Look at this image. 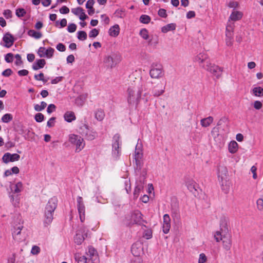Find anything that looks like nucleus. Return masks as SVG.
Instances as JSON below:
<instances>
[{"label": "nucleus", "mask_w": 263, "mask_h": 263, "mask_svg": "<svg viewBox=\"0 0 263 263\" xmlns=\"http://www.w3.org/2000/svg\"><path fill=\"white\" fill-rule=\"evenodd\" d=\"M195 61L199 64L200 67L213 74L217 78H219L221 76L222 69L218 66L211 63L206 54L199 53L196 57Z\"/></svg>", "instance_id": "nucleus-1"}, {"label": "nucleus", "mask_w": 263, "mask_h": 263, "mask_svg": "<svg viewBox=\"0 0 263 263\" xmlns=\"http://www.w3.org/2000/svg\"><path fill=\"white\" fill-rule=\"evenodd\" d=\"M58 205V199L53 197L50 198L46 205L44 211V224L45 227L49 225L53 219V214Z\"/></svg>", "instance_id": "nucleus-2"}, {"label": "nucleus", "mask_w": 263, "mask_h": 263, "mask_svg": "<svg viewBox=\"0 0 263 263\" xmlns=\"http://www.w3.org/2000/svg\"><path fill=\"white\" fill-rule=\"evenodd\" d=\"M143 215L139 210L133 212L130 215L126 216L125 218L128 221L127 224L128 226L135 224L146 227L143 223H147L146 221L143 219Z\"/></svg>", "instance_id": "nucleus-3"}, {"label": "nucleus", "mask_w": 263, "mask_h": 263, "mask_svg": "<svg viewBox=\"0 0 263 263\" xmlns=\"http://www.w3.org/2000/svg\"><path fill=\"white\" fill-rule=\"evenodd\" d=\"M121 61V56L120 53L111 52L109 55H106L104 58V63L108 68L112 69Z\"/></svg>", "instance_id": "nucleus-4"}, {"label": "nucleus", "mask_w": 263, "mask_h": 263, "mask_svg": "<svg viewBox=\"0 0 263 263\" xmlns=\"http://www.w3.org/2000/svg\"><path fill=\"white\" fill-rule=\"evenodd\" d=\"M79 133L85 138L89 141L94 140L97 136V133L88 125L83 124L79 128Z\"/></svg>", "instance_id": "nucleus-5"}, {"label": "nucleus", "mask_w": 263, "mask_h": 263, "mask_svg": "<svg viewBox=\"0 0 263 263\" xmlns=\"http://www.w3.org/2000/svg\"><path fill=\"white\" fill-rule=\"evenodd\" d=\"M128 93V102L132 104L136 103L137 105L140 100L142 89L140 88H129L127 90Z\"/></svg>", "instance_id": "nucleus-6"}, {"label": "nucleus", "mask_w": 263, "mask_h": 263, "mask_svg": "<svg viewBox=\"0 0 263 263\" xmlns=\"http://www.w3.org/2000/svg\"><path fill=\"white\" fill-rule=\"evenodd\" d=\"M69 140L71 144L76 145V152H80L85 146V144L84 139L80 136L74 134L70 135Z\"/></svg>", "instance_id": "nucleus-7"}, {"label": "nucleus", "mask_w": 263, "mask_h": 263, "mask_svg": "<svg viewBox=\"0 0 263 263\" xmlns=\"http://www.w3.org/2000/svg\"><path fill=\"white\" fill-rule=\"evenodd\" d=\"M138 145H136L135 154V164L134 165L135 173L136 175H138V173L141 171L143 165V161L141 160L142 154L140 149H137Z\"/></svg>", "instance_id": "nucleus-8"}, {"label": "nucleus", "mask_w": 263, "mask_h": 263, "mask_svg": "<svg viewBox=\"0 0 263 263\" xmlns=\"http://www.w3.org/2000/svg\"><path fill=\"white\" fill-rule=\"evenodd\" d=\"M149 75L152 78L159 79L164 76L162 66L159 64L153 63L149 71Z\"/></svg>", "instance_id": "nucleus-9"}, {"label": "nucleus", "mask_w": 263, "mask_h": 263, "mask_svg": "<svg viewBox=\"0 0 263 263\" xmlns=\"http://www.w3.org/2000/svg\"><path fill=\"white\" fill-rule=\"evenodd\" d=\"M120 140V136L119 134H115L112 138V154L114 157L116 159L120 155V146L121 145Z\"/></svg>", "instance_id": "nucleus-10"}, {"label": "nucleus", "mask_w": 263, "mask_h": 263, "mask_svg": "<svg viewBox=\"0 0 263 263\" xmlns=\"http://www.w3.org/2000/svg\"><path fill=\"white\" fill-rule=\"evenodd\" d=\"M228 222L229 219L228 218L225 217H221L220 221V231H217L215 235L219 236L230 234L229 233L230 230L228 224Z\"/></svg>", "instance_id": "nucleus-11"}, {"label": "nucleus", "mask_w": 263, "mask_h": 263, "mask_svg": "<svg viewBox=\"0 0 263 263\" xmlns=\"http://www.w3.org/2000/svg\"><path fill=\"white\" fill-rule=\"evenodd\" d=\"M215 239L217 242L222 241L223 247L226 251H229L232 246V239L230 234L217 236L214 235Z\"/></svg>", "instance_id": "nucleus-12"}, {"label": "nucleus", "mask_w": 263, "mask_h": 263, "mask_svg": "<svg viewBox=\"0 0 263 263\" xmlns=\"http://www.w3.org/2000/svg\"><path fill=\"white\" fill-rule=\"evenodd\" d=\"M20 158V156L17 154H11L10 153H6L3 155L2 161L4 163L7 164L10 162L18 161Z\"/></svg>", "instance_id": "nucleus-13"}, {"label": "nucleus", "mask_w": 263, "mask_h": 263, "mask_svg": "<svg viewBox=\"0 0 263 263\" xmlns=\"http://www.w3.org/2000/svg\"><path fill=\"white\" fill-rule=\"evenodd\" d=\"M77 207L79 214L80 219L81 222H83L85 219V206L83 203V198L79 196L77 198Z\"/></svg>", "instance_id": "nucleus-14"}, {"label": "nucleus", "mask_w": 263, "mask_h": 263, "mask_svg": "<svg viewBox=\"0 0 263 263\" xmlns=\"http://www.w3.org/2000/svg\"><path fill=\"white\" fill-rule=\"evenodd\" d=\"M217 174L219 180H221L222 185H223V181L227 179L228 170L226 166L223 165H219L218 166Z\"/></svg>", "instance_id": "nucleus-15"}, {"label": "nucleus", "mask_w": 263, "mask_h": 263, "mask_svg": "<svg viewBox=\"0 0 263 263\" xmlns=\"http://www.w3.org/2000/svg\"><path fill=\"white\" fill-rule=\"evenodd\" d=\"M3 41L5 43L3 45L7 48H10L13 45L15 41V39L11 34L9 32H7L4 35Z\"/></svg>", "instance_id": "nucleus-16"}, {"label": "nucleus", "mask_w": 263, "mask_h": 263, "mask_svg": "<svg viewBox=\"0 0 263 263\" xmlns=\"http://www.w3.org/2000/svg\"><path fill=\"white\" fill-rule=\"evenodd\" d=\"M144 184L143 183V180H136V186L134 192V198H137L139 195L140 191L143 189Z\"/></svg>", "instance_id": "nucleus-17"}, {"label": "nucleus", "mask_w": 263, "mask_h": 263, "mask_svg": "<svg viewBox=\"0 0 263 263\" xmlns=\"http://www.w3.org/2000/svg\"><path fill=\"white\" fill-rule=\"evenodd\" d=\"M84 231L82 232L80 230L77 233L74 237V242L78 245H80L82 243V242L85 239V236L86 237H87V233L84 234Z\"/></svg>", "instance_id": "nucleus-18"}, {"label": "nucleus", "mask_w": 263, "mask_h": 263, "mask_svg": "<svg viewBox=\"0 0 263 263\" xmlns=\"http://www.w3.org/2000/svg\"><path fill=\"white\" fill-rule=\"evenodd\" d=\"M23 228V226H18L17 228H14V230L12 232V236L14 240L17 241H21L23 240L20 236Z\"/></svg>", "instance_id": "nucleus-19"}, {"label": "nucleus", "mask_w": 263, "mask_h": 263, "mask_svg": "<svg viewBox=\"0 0 263 263\" xmlns=\"http://www.w3.org/2000/svg\"><path fill=\"white\" fill-rule=\"evenodd\" d=\"M46 65V61L44 59H38L33 64L32 67L34 70L42 68Z\"/></svg>", "instance_id": "nucleus-20"}, {"label": "nucleus", "mask_w": 263, "mask_h": 263, "mask_svg": "<svg viewBox=\"0 0 263 263\" xmlns=\"http://www.w3.org/2000/svg\"><path fill=\"white\" fill-rule=\"evenodd\" d=\"M64 118L67 122H71L76 119L74 113L71 111H66L64 115Z\"/></svg>", "instance_id": "nucleus-21"}, {"label": "nucleus", "mask_w": 263, "mask_h": 263, "mask_svg": "<svg viewBox=\"0 0 263 263\" xmlns=\"http://www.w3.org/2000/svg\"><path fill=\"white\" fill-rule=\"evenodd\" d=\"M120 28L118 25L116 24L112 26L109 30V34L110 36L116 37L119 33Z\"/></svg>", "instance_id": "nucleus-22"}, {"label": "nucleus", "mask_w": 263, "mask_h": 263, "mask_svg": "<svg viewBox=\"0 0 263 263\" xmlns=\"http://www.w3.org/2000/svg\"><path fill=\"white\" fill-rule=\"evenodd\" d=\"M176 27V25L175 23L168 24L164 26L161 28V31L163 33H166L170 31L175 30Z\"/></svg>", "instance_id": "nucleus-23"}, {"label": "nucleus", "mask_w": 263, "mask_h": 263, "mask_svg": "<svg viewBox=\"0 0 263 263\" xmlns=\"http://www.w3.org/2000/svg\"><path fill=\"white\" fill-rule=\"evenodd\" d=\"M213 121V118L209 116L207 118L202 119L200 121L201 125L202 127H208Z\"/></svg>", "instance_id": "nucleus-24"}, {"label": "nucleus", "mask_w": 263, "mask_h": 263, "mask_svg": "<svg viewBox=\"0 0 263 263\" xmlns=\"http://www.w3.org/2000/svg\"><path fill=\"white\" fill-rule=\"evenodd\" d=\"M228 147L229 152L231 154H234L237 151L238 144L235 141H231Z\"/></svg>", "instance_id": "nucleus-25"}, {"label": "nucleus", "mask_w": 263, "mask_h": 263, "mask_svg": "<svg viewBox=\"0 0 263 263\" xmlns=\"http://www.w3.org/2000/svg\"><path fill=\"white\" fill-rule=\"evenodd\" d=\"M95 250H91L90 249H89V252L90 253V255L91 256V258L89 259L88 261V263H99V257L97 255H96L94 254L95 253Z\"/></svg>", "instance_id": "nucleus-26"}, {"label": "nucleus", "mask_w": 263, "mask_h": 263, "mask_svg": "<svg viewBox=\"0 0 263 263\" xmlns=\"http://www.w3.org/2000/svg\"><path fill=\"white\" fill-rule=\"evenodd\" d=\"M186 185L187 186L188 190L193 193H194V191H197L196 187L197 185L194 181H189L188 182H186Z\"/></svg>", "instance_id": "nucleus-27"}, {"label": "nucleus", "mask_w": 263, "mask_h": 263, "mask_svg": "<svg viewBox=\"0 0 263 263\" xmlns=\"http://www.w3.org/2000/svg\"><path fill=\"white\" fill-rule=\"evenodd\" d=\"M27 34L29 36L35 39H39L42 36V33L41 32L36 31L33 29L29 30Z\"/></svg>", "instance_id": "nucleus-28"}, {"label": "nucleus", "mask_w": 263, "mask_h": 263, "mask_svg": "<svg viewBox=\"0 0 263 263\" xmlns=\"http://www.w3.org/2000/svg\"><path fill=\"white\" fill-rule=\"evenodd\" d=\"M171 211L172 216L177 217L179 215V206L176 202H172L171 204Z\"/></svg>", "instance_id": "nucleus-29"}, {"label": "nucleus", "mask_w": 263, "mask_h": 263, "mask_svg": "<svg viewBox=\"0 0 263 263\" xmlns=\"http://www.w3.org/2000/svg\"><path fill=\"white\" fill-rule=\"evenodd\" d=\"M242 16V14L240 11H233L230 16V18L234 21H238L240 20Z\"/></svg>", "instance_id": "nucleus-30"}, {"label": "nucleus", "mask_w": 263, "mask_h": 263, "mask_svg": "<svg viewBox=\"0 0 263 263\" xmlns=\"http://www.w3.org/2000/svg\"><path fill=\"white\" fill-rule=\"evenodd\" d=\"M23 187V184L21 182H17L16 184H15L13 186H11V190L12 192L14 193H20Z\"/></svg>", "instance_id": "nucleus-31"}, {"label": "nucleus", "mask_w": 263, "mask_h": 263, "mask_svg": "<svg viewBox=\"0 0 263 263\" xmlns=\"http://www.w3.org/2000/svg\"><path fill=\"white\" fill-rule=\"evenodd\" d=\"M253 93L257 97L263 96V88L261 87H256L252 89Z\"/></svg>", "instance_id": "nucleus-32"}, {"label": "nucleus", "mask_w": 263, "mask_h": 263, "mask_svg": "<svg viewBox=\"0 0 263 263\" xmlns=\"http://www.w3.org/2000/svg\"><path fill=\"white\" fill-rule=\"evenodd\" d=\"M137 243H134L131 247V252L134 256H139L140 254V249L138 247Z\"/></svg>", "instance_id": "nucleus-33"}, {"label": "nucleus", "mask_w": 263, "mask_h": 263, "mask_svg": "<svg viewBox=\"0 0 263 263\" xmlns=\"http://www.w3.org/2000/svg\"><path fill=\"white\" fill-rule=\"evenodd\" d=\"M13 120V116L11 114H6L3 116L1 120L4 123H9Z\"/></svg>", "instance_id": "nucleus-34"}, {"label": "nucleus", "mask_w": 263, "mask_h": 263, "mask_svg": "<svg viewBox=\"0 0 263 263\" xmlns=\"http://www.w3.org/2000/svg\"><path fill=\"white\" fill-rule=\"evenodd\" d=\"M140 173V176L137 180H143V183H145V179L147 175V170L146 168L141 169V171L138 173Z\"/></svg>", "instance_id": "nucleus-35"}, {"label": "nucleus", "mask_w": 263, "mask_h": 263, "mask_svg": "<svg viewBox=\"0 0 263 263\" xmlns=\"http://www.w3.org/2000/svg\"><path fill=\"white\" fill-rule=\"evenodd\" d=\"M47 106V103L44 101L41 102V105L35 104L34 106V110L36 111H41L45 109Z\"/></svg>", "instance_id": "nucleus-36"}, {"label": "nucleus", "mask_w": 263, "mask_h": 263, "mask_svg": "<svg viewBox=\"0 0 263 263\" xmlns=\"http://www.w3.org/2000/svg\"><path fill=\"white\" fill-rule=\"evenodd\" d=\"M75 259L78 263H86L87 262V258L84 255H76Z\"/></svg>", "instance_id": "nucleus-37"}, {"label": "nucleus", "mask_w": 263, "mask_h": 263, "mask_svg": "<svg viewBox=\"0 0 263 263\" xmlns=\"http://www.w3.org/2000/svg\"><path fill=\"white\" fill-rule=\"evenodd\" d=\"M96 118L99 121H102L104 117V113L102 109H98L95 114Z\"/></svg>", "instance_id": "nucleus-38"}, {"label": "nucleus", "mask_w": 263, "mask_h": 263, "mask_svg": "<svg viewBox=\"0 0 263 263\" xmlns=\"http://www.w3.org/2000/svg\"><path fill=\"white\" fill-rule=\"evenodd\" d=\"M151 17L147 15L143 14L140 17V21L143 24H148L151 21Z\"/></svg>", "instance_id": "nucleus-39"}, {"label": "nucleus", "mask_w": 263, "mask_h": 263, "mask_svg": "<svg viewBox=\"0 0 263 263\" xmlns=\"http://www.w3.org/2000/svg\"><path fill=\"white\" fill-rule=\"evenodd\" d=\"M77 34H78L77 37L79 40L84 41V40H86L87 35V33L85 31H79L77 32Z\"/></svg>", "instance_id": "nucleus-40"}, {"label": "nucleus", "mask_w": 263, "mask_h": 263, "mask_svg": "<svg viewBox=\"0 0 263 263\" xmlns=\"http://www.w3.org/2000/svg\"><path fill=\"white\" fill-rule=\"evenodd\" d=\"M34 79L37 81H42L44 82V83H46L49 79V78L47 79H44V73L41 72L39 74H35Z\"/></svg>", "instance_id": "nucleus-41"}, {"label": "nucleus", "mask_w": 263, "mask_h": 263, "mask_svg": "<svg viewBox=\"0 0 263 263\" xmlns=\"http://www.w3.org/2000/svg\"><path fill=\"white\" fill-rule=\"evenodd\" d=\"M26 14V11L24 8H18L16 10V15L18 17L24 16Z\"/></svg>", "instance_id": "nucleus-42"}, {"label": "nucleus", "mask_w": 263, "mask_h": 263, "mask_svg": "<svg viewBox=\"0 0 263 263\" xmlns=\"http://www.w3.org/2000/svg\"><path fill=\"white\" fill-rule=\"evenodd\" d=\"M140 35L144 40H147L149 37L148 31L145 28H143L140 31Z\"/></svg>", "instance_id": "nucleus-43"}, {"label": "nucleus", "mask_w": 263, "mask_h": 263, "mask_svg": "<svg viewBox=\"0 0 263 263\" xmlns=\"http://www.w3.org/2000/svg\"><path fill=\"white\" fill-rule=\"evenodd\" d=\"M54 49L51 47L48 48L45 52V56L48 58H51L53 57Z\"/></svg>", "instance_id": "nucleus-44"}, {"label": "nucleus", "mask_w": 263, "mask_h": 263, "mask_svg": "<svg viewBox=\"0 0 263 263\" xmlns=\"http://www.w3.org/2000/svg\"><path fill=\"white\" fill-rule=\"evenodd\" d=\"M44 116L42 113H37L34 116V119L37 122H41L44 120Z\"/></svg>", "instance_id": "nucleus-45"}, {"label": "nucleus", "mask_w": 263, "mask_h": 263, "mask_svg": "<svg viewBox=\"0 0 263 263\" xmlns=\"http://www.w3.org/2000/svg\"><path fill=\"white\" fill-rule=\"evenodd\" d=\"M18 127L19 128V129L17 130V132L20 134H23L26 133L28 134L30 132L29 129L26 128L25 127L22 125L18 126Z\"/></svg>", "instance_id": "nucleus-46"}, {"label": "nucleus", "mask_w": 263, "mask_h": 263, "mask_svg": "<svg viewBox=\"0 0 263 263\" xmlns=\"http://www.w3.org/2000/svg\"><path fill=\"white\" fill-rule=\"evenodd\" d=\"M99 33V30L96 28L92 29L89 33V37L90 38L96 37Z\"/></svg>", "instance_id": "nucleus-47"}, {"label": "nucleus", "mask_w": 263, "mask_h": 263, "mask_svg": "<svg viewBox=\"0 0 263 263\" xmlns=\"http://www.w3.org/2000/svg\"><path fill=\"white\" fill-rule=\"evenodd\" d=\"M228 122V118L226 117H222L220 119L217 123V126H221L223 124L227 123Z\"/></svg>", "instance_id": "nucleus-48"}, {"label": "nucleus", "mask_w": 263, "mask_h": 263, "mask_svg": "<svg viewBox=\"0 0 263 263\" xmlns=\"http://www.w3.org/2000/svg\"><path fill=\"white\" fill-rule=\"evenodd\" d=\"M158 14L159 16L163 18H166L167 16L166 10L163 8H160L159 10Z\"/></svg>", "instance_id": "nucleus-49"}, {"label": "nucleus", "mask_w": 263, "mask_h": 263, "mask_svg": "<svg viewBox=\"0 0 263 263\" xmlns=\"http://www.w3.org/2000/svg\"><path fill=\"white\" fill-rule=\"evenodd\" d=\"M76 29H77V25L74 23L70 24L67 27V30L70 33H72V32H75Z\"/></svg>", "instance_id": "nucleus-50"}, {"label": "nucleus", "mask_w": 263, "mask_h": 263, "mask_svg": "<svg viewBox=\"0 0 263 263\" xmlns=\"http://www.w3.org/2000/svg\"><path fill=\"white\" fill-rule=\"evenodd\" d=\"M5 60L7 63H11L13 60V54L12 53H8L5 56Z\"/></svg>", "instance_id": "nucleus-51"}, {"label": "nucleus", "mask_w": 263, "mask_h": 263, "mask_svg": "<svg viewBox=\"0 0 263 263\" xmlns=\"http://www.w3.org/2000/svg\"><path fill=\"white\" fill-rule=\"evenodd\" d=\"M165 87H164L160 90H157L156 89H153V93L155 97H158L161 95L164 92Z\"/></svg>", "instance_id": "nucleus-52"}, {"label": "nucleus", "mask_w": 263, "mask_h": 263, "mask_svg": "<svg viewBox=\"0 0 263 263\" xmlns=\"http://www.w3.org/2000/svg\"><path fill=\"white\" fill-rule=\"evenodd\" d=\"M163 224H171V218L170 216L167 214H165L163 215Z\"/></svg>", "instance_id": "nucleus-53"}, {"label": "nucleus", "mask_w": 263, "mask_h": 263, "mask_svg": "<svg viewBox=\"0 0 263 263\" xmlns=\"http://www.w3.org/2000/svg\"><path fill=\"white\" fill-rule=\"evenodd\" d=\"M82 11H84V9L80 7L71 9V12L76 15H78Z\"/></svg>", "instance_id": "nucleus-54"}, {"label": "nucleus", "mask_w": 263, "mask_h": 263, "mask_svg": "<svg viewBox=\"0 0 263 263\" xmlns=\"http://www.w3.org/2000/svg\"><path fill=\"white\" fill-rule=\"evenodd\" d=\"M12 73H13L12 70L10 68H8V69L5 70L4 71H3L2 74V76H3L4 77H8L10 76H11Z\"/></svg>", "instance_id": "nucleus-55"}, {"label": "nucleus", "mask_w": 263, "mask_h": 263, "mask_svg": "<svg viewBox=\"0 0 263 263\" xmlns=\"http://www.w3.org/2000/svg\"><path fill=\"white\" fill-rule=\"evenodd\" d=\"M56 106L53 104H50L48 105L47 108V112L48 114H51L55 110Z\"/></svg>", "instance_id": "nucleus-56"}, {"label": "nucleus", "mask_w": 263, "mask_h": 263, "mask_svg": "<svg viewBox=\"0 0 263 263\" xmlns=\"http://www.w3.org/2000/svg\"><path fill=\"white\" fill-rule=\"evenodd\" d=\"M56 118L55 117H51L47 122V126L48 127H53L54 125V122L55 121Z\"/></svg>", "instance_id": "nucleus-57"}, {"label": "nucleus", "mask_w": 263, "mask_h": 263, "mask_svg": "<svg viewBox=\"0 0 263 263\" xmlns=\"http://www.w3.org/2000/svg\"><path fill=\"white\" fill-rule=\"evenodd\" d=\"M257 206L259 210H263V199L259 198L257 200Z\"/></svg>", "instance_id": "nucleus-58"}, {"label": "nucleus", "mask_w": 263, "mask_h": 263, "mask_svg": "<svg viewBox=\"0 0 263 263\" xmlns=\"http://www.w3.org/2000/svg\"><path fill=\"white\" fill-rule=\"evenodd\" d=\"M40 248L36 246H34L31 249V253L33 255H37L40 253Z\"/></svg>", "instance_id": "nucleus-59"}, {"label": "nucleus", "mask_w": 263, "mask_h": 263, "mask_svg": "<svg viewBox=\"0 0 263 263\" xmlns=\"http://www.w3.org/2000/svg\"><path fill=\"white\" fill-rule=\"evenodd\" d=\"M206 256L204 253H201L199 255L198 263H204L206 260Z\"/></svg>", "instance_id": "nucleus-60"}, {"label": "nucleus", "mask_w": 263, "mask_h": 263, "mask_svg": "<svg viewBox=\"0 0 263 263\" xmlns=\"http://www.w3.org/2000/svg\"><path fill=\"white\" fill-rule=\"evenodd\" d=\"M60 12L62 14H67L69 12V9L67 6H63L60 9Z\"/></svg>", "instance_id": "nucleus-61"}, {"label": "nucleus", "mask_w": 263, "mask_h": 263, "mask_svg": "<svg viewBox=\"0 0 263 263\" xmlns=\"http://www.w3.org/2000/svg\"><path fill=\"white\" fill-rule=\"evenodd\" d=\"M15 58L16 59V61L15 62V64L16 65H20L22 64V61L21 56L19 54H16L15 55Z\"/></svg>", "instance_id": "nucleus-62"}, {"label": "nucleus", "mask_w": 263, "mask_h": 263, "mask_svg": "<svg viewBox=\"0 0 263 263\" xmlns=\"http://www.w3.org/2000/svg\"><path fill=\"white\" fill-rule=\"evenodd\" d=\"M56 48L60 51L63 52L66 50L65 46L62 43H59L57 46Z\"/></svg>", "instance_id": "nucleus-63"}, {"label": "nucleus", "mask_w": 263, "mask_h": 263, "mask_svg": "<svg viewBox=\"0 0 263 263\" xmlns=\"http://www.w3.org/2000/svg\"><path fill=\"white\" fill-rule=\"evenodd\" d=\"M15 253H13L11 256L8 258L7 263H14L15 261Z\"/></svg>", "instance_id": "nucleus-64"}]
</instances>
